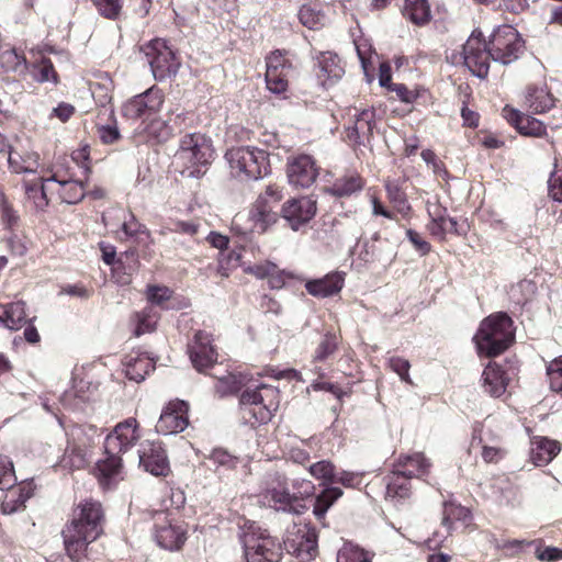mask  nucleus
I'll return each instance as SVG.
<instances>
[{
	"label": "nucleus",
	"instance_id": "1",
	"mask_svg": "<svg viewBox=\"0 0 562 562\" xmlns=\"http://www.w3.org/2000/svg\"><path fill=\"white\" fill-rule=\"evenodd\" d=\"M104 514L97 501H85L74 512V517L63 529L66 557H55L48 562H81L88 546L103 532Z\"/></svg>",
	"mask_w": 562,
	"mask_h": 562
},
{
	"label": "nucleus",
	"instance_id": "2",
	"mask_svg": "<svg viewBox=\"0 0 562 562\" xmlns=\"http://www.w3.org/2000/svg\"><path fill=\"white\" fill-rule=\"evenodd\" d=\"M279 390L272 385L247 387L239 398L241 419L251 427L268 423L279 407Z\"/></svg>",
	"mask_w": 562,
	"mask_h": 562
},
{
	"label": "nucleus",
	"instance_id": "3",
	"mask_svg": "<svg viewBox=\"0 0 562 562\" xmlns=\"http://www.w3.org/2000/svg\"><path fill=\"white\" fill-rule=\"evenodd\" d=\"M480 352L496 357L504 352L514 340L513 321L506 313L486 317L474 337Z\"/></svg>",
	"mask_w": 562,
	"mask_h": 562
},
{
	"label": "nucleus",
	"instance_id": "4",
	"mask_svg": "<svg viewBox=\"0 0 562 562\" xmlns=\"http://www.w3.org/2000/svg\"><path fill=\"white\" fill-rule=\"evenodd\" d=\"M162 103V91L153 86L145 92L126 101L122 108V113L127 120H142L143 122L150 120V124L147 126L148 134L161 140L165 138L161 132L166 126L164 122L155 120L154 116L160 111Z\"/></svg>",
	"mask_w": 562,
	"mask_h": 562
},
{
	"label": "nucleus",
	"instance_id": "5",
	"mask_svg": "<svg viewBox=\"0 0 562 562\" xmlns=\"http://www.w3.org/2000/svg\"><path fill=\"white\" fill-rule=\"evenodd\" d=\"M213 155L214 150L210 138L201 133H189L181 137L175 157L184 167L182 173H187L191 178H199L203 175L201 168L211 162Z\"/></svg>",
	"mask_w": 562,
	"mask_h": 562
},
{
	"label": "nucleus",
	"instance_id": "6",
	"mask_svg": "<svg viewBox=\"0 0 562 562\" xmlns=\"http://www.w3.org/2000/svg\"><path fill=\"white\" fill-rule=\"evenodd\" d=\"M246 562H280L283 547L268 530L251 524L241 535Z\"/></svg>",
	"mask_w": 562,
	"mask_h": 562
},
{
	"label": "nucleus",
	"instance_id": "7",
	"mask_svg": "<svg viewBox=\"0 0 562 562\" xmlns=\"http://www.w3.org/2000/svg\"><path fill=\"white\" fill-rule=\"evenodd\" d=\"M225 157L232 171L243 180H258L270 172L268 154L250 146L233 147Z\"/></svg>",
	"mask_w": 562,
	"mask_h": 562
},
{
	"label": "nucleus",
	"instance_id": "8",
	"mask_svg": "<svg viewBox=\"0 0 562 562\" xmlns=\"http://www.w3.org/2000/svg\"><path fill=\"white\" fill-rule=\"evenodd\" d=\"M449 58L452 64L462 63L473 76L480 79H485L488 76L492 54L488 43L483 38L481 32L473 31L462 45L461 53L452 54Z\"/></svg>",
	"mask_w": 562,
	"mask_h": 562
},
{
	"label": "nucleus",
	"instance_id": "9",
	"mask_svg": "<svg viewBox=\"0 0 562 562\" xmlns=\"http://www.w3.org/2000/svg\"><path fill=\"white\" fill-rule=\"evenodd\" d=\"M492 59L502 65H509L524 53L525 42L512 25H499L488 37Z\"/></svg>",
	"mask_w": 562,
	"mask_h": 562
},
{
	"label": "nucleus",
	"instance_id": "10",
	"mask_svg": "<svg viewBox=\"0 0 562 562\" xmlns=\"http://www.w3.org/2000/svg\"><path fill=\"white\" fill-rule=\"evenodd\" d=\"M144 53L156 80L162 81L177 75L181 64L166 41L161 38L150 41L145 46Z\"/></svg>",
	"mask_w": 562,
	"mask_h": 562
},
{
	"label": "nucleus",
	"instance_id": "11",
	"mask_svg": "<svg viewBox=\"0 0 562 562\" xmlns=\"http://www.w3.org/2000/svg\"><path fill=\"white\" fill-rule=\"evenodd\" d=\"M155 540L157 544L168 551H178L187 540V528L181 521L169 519L166 513H158L155 517Z\"/></svg>",
	"mask_w": 562,
	"mask_h": 562
},
{
	"label": "nucleus",
	"instance_id": "12",
	"mask_svg": "<svg viewBox=\"0 0 562 562\" xmlns=\"http://www.w3.org/2000/svg\"><path fill=\"white\" fill-rule=\"evenodd\" d=\"M140 438L139 424L134 417L119 423L105 437L104 452L122 454L134 447Z\"/></svg>",
	"mask_w": 562,
	"mask_h": 562
},
{
	"label": "nucleus",
	"instance_id": "13",
	"mask_svg": "<svg viewBox=\"0 0 562 562\" xmlns=\"http://www.w3.org/2000/svg\"><path fill=\"white\" fill-rule=\"evenodd\" d=\"M189 404L181 400L170 401L162 409L156 424V431L161 435H175L189 425Z\"/></svg>",
	"mask_w": 562,
	"mask_h": 562
},
{
	"label": "nucleus",
	"instance_id": "14",
	"mask_svg": "<svg viewBox=\"0 0 562 562\" xmlns=\"http://www.w3.org/2000/svg\"><path fill=\"white\" fill-rule=\"evenodd\" d=\"M349 112L350 122L346 126V138L352 145H364L373 136L375 126V110L373 108Z\"/></svg>",
	"mask_w": 562,
	"mask_h": 562
},
{
	"label": "nucleus",
	"instance_id": "15",
	"mask_svg": "<svg viewBox=\"0 0 562 562\" xmlns=\"http://www.w3.org/2000/svg\"><path fill=\"white\" fill-rule=\"evenodd\" d=\"M284 547L289 553L295 557V562H300L302 560H305V562H312L318 552L317 535L314 530L306 527L299 528L296 532L286 538Z\"/></svg>",
	"mask_w": 562,
	"mask_h": 562
},
{
	"label": "nucleus",
	"instance_id": "16",
	"mask_svg": "<svg viewBox=\"0 0 562 562\" xmlns=\"http://www.w3.org/2000/svg\"><path fill=\"white\" fill-rule=\"evenodd\" d=\"M188 350L190 360L199 372L211 368L217 361V351L212 345L211 335L205 331L195 333L193 340L188 345Z\"/></svg>",
	"mask_w": 562,
	"mask_h": 562
},
{
	"label": "nucleus",
	"instance_id": "17",
	"mask_svg": "<svg viewBox=\"0 0 562 562\" xmlns=\"http://www.w3.org/2000/svg\"><path fill=\"white\" fill-rule=\"evenodd\" d=\"M316 200L311 196H302L288 200L282 205V217L293 231L308 223L316 214Z\"/></svg>",
	"mask_w": 562,
	"mask_h": 562
},
{
	"label": "nucleus",
	"instance_id": "18",
	"mask_svg": "<svg viewBox=\"0 0 562 562\" xmlns=\"http://www.w3.org/2000/svg\"><path fill=\"white\" fill-rule=\"evenodd\" d=\"M139 465L153 475H167L169 472V462L165 449L160 442L145 441L140 443Z\"/></svg>",
	"mask_w": 562,
	"mask_h": 562
},
{
	"label": "nucleus",
	"instance_id": "19",
	"mask_svg": "<svg viewBox=\"0 0 562 562\" xmlns=\"http://www.w3.org/2000/svg\"><path fill=\"white\" fill-rule=\"evenodd\" d=\"M318 171L315 166L314 159L308 155H300L290 158L286 165V176L290 184L297 188L311 187L316 178Z\"/></svg>",
	"mask_w": 562,
	"mask_h": 562
},
{
	"label": "nucleus",
	"instance_id": "20",
	"mask_svg": "<svg viewBox=\"0 0 562 562\" xmlns=\"http://www.w3.org/2000/svg\"><path fill=\"white\" fill-rule=\"evenodd\" d=\"M93 473L103 488L114 487L124 479L121 456L104 452V458L95 463Z\"/></svg>",
	"mask_w": 562,
	"mask_h": 562
},
{
	"label": "nucleus",
	"instance_id": "21",
	"mask_svg": "<svg viewBox=\"0 0 562 562\" xmlns=\"http://www.w3.org/2000/svg\"><path fill=\"white\" fill-rule=\"evenodd\" d=\"M503 116L524 136L543 137L547 135L546 125L530 114L521 113L506 105L503 109Z\"/></svg>",
	"mask_w": 562,
	"mask_h": 562
},
{
	"label": "nucleus",
	"instance_id": "22",
	"mask_svg": "<svg viewBox=\"0 0 562 562\" xmlns=\"http://www.w3.org/2000/svg\"><path fill=\"white\" fill-rule=\"evenodd\" d=\"M345 284V272L334 271L323 278L306 281L305 289L315 297L333 296L341 291Z\"/></svg>",
	"mask_w": 562,
	"mask_h": 562
},
{
	"label": "nucleus",
	"instance_id": "23",
	"mask_svg": "<svg viewBox=\"0 0 562 562\" xmlns=\"http://www.w3.org/2000/svg\"><path fill=\"white\" fill-rule=\"evenodd\" d=\"M57 182L59 186L58 194L63 202L68 204H76L85 196V187L81 181L74 180L72 175L59 170L55 171L52 177L46 179V182Z\"/></svg>",
	"mask_w": 562,
	"mask_h": 562
},
{
	"label": "nucleus",
	"instance_id": "24",
	"mask_svg": "<svg viewBox=\"0 0 562 562\" xmlns=\"http://www.w3.org/2000/svg\"><path fill=\"white\" fill-rule=\"evenodd\" d=\"M555 104V98L547 86H529L525 91L524 106L531 114H543Z\"/></svg>",
	"mask_w": 562,
	"mask_h": 562
},
{
	"label": "nucleus",
	"instance_id": "25",
	"mask_svg": "<svg viewBox=\"0 0 562 562\" xmlns=\"http://www.w3.org/2000/svg\"><path fill=\"white\" fill-rule=\"evenodd\" d=\"M318 72L317 78L323 86H331L339 80L345 74L344 67L340 64L338 55L324 52L317 57Z\"/></svg>",
	"mask_w": 562,
	"mask_h": 562
},
{
	"label": "nucleus",
	"instance_id": "26",
	"mask_svg": "<svg viewBox=\"0 0 562 562\" xmlns=\"http://www.w3.org/2000/svg\"><path fill=\"white\" fill-rule=\"evenodd\" d=\"M3 501L1 503V510L3 514H13L25 507V502L32 497L34 486L32 482H23L18 486L5 488Z\"/></svg>",
	"mask_w": 562,
	"mask_h": 562
},
{
	"label": "nucleus",
	"instance_id": "27",
	"mask_svg": "<svg viewBox=\"0 0 562 562\" xmlns=\"http://www.w3.org/2000/svg\"><path fill=\"white\" fill-rule=\"evenodd\" d=\"M124 367L125 376L139 383L155 369V363L146 353L131 352L125 356Z\"/></svg>",
	"mask_w": 562,
	"mask_h": 562
},
{
	"label": "nucleus",
	"instance_id": "28",
	"mask_svg": "<svg viewBox=\"0 0 562 562\" xmlns=\"http://www.w3.org/2000/svg\"><path fill=\"white\" fill-rule=\"evenodd\" d=\"M278 213L273 206L268 203L266 198H258L249 212V218L252 222L251 229L259 234L265 233L271 225L278 221Z\"/></svg>",
	"mask_w": 562,
	"mask_h": 562
},
{
	"label": "nucleus",
	"instance_id": "29",
	"mask_svg": "<svg viewBox=\"0 0 562 562\" xmlns=\"http://www.w3.org/2000/svg\"><path fill=\"white\" fill-rule=\"evenodd\" d=\"M530 446V460L537 467L547 465L561 450L559 441L546 437L532 438Z\"/></svg>",
	"mask_w": 562,
	"mask_h": 562
},
{
	"label": "nucleus",
	"instance_id": "30",
	"mask_svg": "<svg viewBox=\"0 0 562 562\" xmlns=\"http://www.w3.org/2000/svg\"><path fill=\"white\" fill-rule=\"evenodd\" d=\"M265 498L268 499L269 505L277 510L301 514L305 508L301 498L290 494L285 490H269Z\"/></svg>",
	"mask_w": 562,
	"mask_h": 562
},
{
	"label": "nucleus",
	"instance_id": "31",
	"mask_svg": "<svg viewBox=\"0 0 562 562\" xmlns=\"http://www.w3.org/2000/svg\"><path fill=\"white\" fill-rule=\"evenodd\" d=\"M364 182L362 178L356 173H347L337 178L326 191L337 198H349L362 190Z\"/></svg>",
	"mask_w": 562,
	"mask_h": 562
},
{
	"label": "nucleus",
	"instance_id": "32",
	"mask_svg": "<svg viewBox=\"0 0 562 562\" xmlns=\"http://www.w3.org/2000/svg\"><path fill=\"white\" fill-rule=\"evenodd\" d=\"M430 465L423 453H414L401 456L397 460L396 470H400L406 476L420 477L429 472Z\"/></svg>",
	"mask_w": 562,
	"mask_h": 562
},
{
	"label": "nucleus",
	"instance_id": "33",
	"mask_svg": "<svg viewBox=\"0 0 562 562\" xmlns=\"http://www.w3.org/2000/svg\"><path fill=\"white\" fill-rule=\"evenodd\" d=\"M482 379L484 390L491 396L498 397L506 391L507 378L499 366L488 364L483 371Z\"/></svg>",
	"mask_w": 562,
	"mask_h": 562
},
{
	"label": "nucleus",
	"instance_id": "34",
	"mask_svg": "<svg viewBox=\"0 0 562 562\" xmlns=\"http://www.w3.org/2000/svg\"><path fill=\"white\" fill-rule=\"evenodd\" d=\"M0 323L10 330H18L23 327L27 323L25 303L16 301L1 305Z\"/></svg>",
	"mask_w": 562,
	"mask_h": 562
},
{
	"label": "nucleus",
	"instance_id": "35",
	"mask_svg": "<svg viewBox=\"0 0 562 562\" xmlns=\"http://www.w3.org/2000/svg\"><path fill=\"white\" fill-rule=\"evenodd\" d=\"M403 15L416 25H425L431 19L427 0H405Z\"/></svg>",
	"mask_w": 562,
	"mask_h": 562
},
{
	"label": "nucleus",
	"instance_id": "36",
	"mask_svg": "<svg viewBox=\"0 0 562 562\" xmlns=\"http://www.w3.org/2000/svg\"><path fill=\"white\" fill-rule=\"evenodd\" d=\"M341 496L342 491L339 487L329 486L323 490L314 501L313 513L316 519L322 521L325 518L327 510Z\"/></svg>",
	"mask_w": 562,
	"mask_h": 562
},
{
	"label": "nucleus",
	"instance_id": "37",
	"mask_svg": "<svg viewBox=\"0 0 562 562\" xmlns=\"http://www.w3.org/2000/svg\"><path fill=\"white\" fill-rule=\"evenodd\" d=\"M409 479L401 473L400 470H394L386 484V495L390 497L406 498L411 494Z\"/></svg>",
	"mask_w": 562,
	"mask_h": 562
},
{
	"label": "nucleus",
	"instance_id": "38",
	"mask_svg": "<svg viewBox=\"0 0 562 562\" xmlns=\"http://www.w3.org/2000/svg\"><path fill=\"white\" fill-rule=\"evenodd\" d=\"M0 69L4 72H23L26 69V59L13 48H0Z\"/></svg>",
	"mask_w": 562,
	"mask_h": 562
},
{
	"label": "nucleus",
	"instance_id": "39",
	"mask_svg": "<svg viewBox=\"0 0 562 562\" xmlns=\"http://www.w3.org/2000/svg\"><path fill=\"white\" fill-rule=\"evenodd\" d=\"M31 75L37 82H58V76L49 58L42 57L41 60L32 65Z\"/></svg>",
	"mask_w": 562,
	"mask_h": 562
},
{
	"label": "nucleus",
	"instance_id": "40",
	"mask_svg": "<svg viewBox=\"0 0 562 562\" xmlns=\"http://www.w3.org/2000/svg\"><path fill=\"white\" fill-rule=\"evenodd\" d=\"M5 155H8L9 167L15 173L33 172L36 168V159L33 155L24 157L11 147Z\"/></svg>",
	"mask_w": 562,
	"mask_h": 562
},
{
	"label": "nucleus",
	"instance_id": "41",
	"mask_svg": "<svg viewBox=\"0 0 562 562\" xmlns=\"http://www.w3.org/2000/svg\"><path fill=\"white\" fill-rule=\"evenodd\" d=\"M337 348L338 337L335 334L327 331L314 351L313 362L316 363L328 360L336 352Z\"/></svg>",
	"mask_w": 562,
	"mask_h": 562
},
{
	"label": "nucleus",
	"instance_id": "42",
	"mask_svg": "<svg viewBox=\"0 0 562 562\" xmlns=\"http://www.w3.org/2000/svg\"><path fill=\"white\" fill-rule=\"evenodd\" d=\"M385 189L390 202L396 207V210L403 214H407L411 210V205L407 201L406 193L401 186L395 181H386Z\"/></svg>",
	"mask_w": 562,
	"mask_h": 562
},
{
	"label": "nucleus",
	"instance_id": "43",
	"mask_svg": "<svg viewBox=\"0 0 562 562\" xmlns=\"http://www.w3.org/2000/svg\"><path fill=\"white\" fill-rule=\"evenodd\" d=\"M308 472L316 480L323 481L324 484L336 483L335 465L327 460H322L310 465Z\"/></svg>",
	"mask_w": 562,
	"mask_h": 562
},
{
	"label": "nucleus",
	"instance_id": "44",
	"mask_svg": "<svg viewBox=\"0 0 562 562\" xmlns=\"http://www.w3.org/2000/svg\"><path fill=\"white\" fill-rule=\"evenodd\" d=\"M337 562H371L369 552L347 542L337 553Z\"/></svg>",
	"mask_w": 562,
	"mask_h": 562
},
{
	"label": "nucleus",
	"instance_id": "45",
	"mask_svg": "<svg viewBox=\"0 0 562 562\" xmlns=\"http://www.w3.org/2000/svg\"><path fill=\"white\" fill-rule=\"evenodd\" d=\"M469 515V512L465 507L461 505H457L451 502L443 503V513L441 524L448 530L452 529L453 522L456 520L465 519Z\"/></svg>",
	"mask_w": 562,
	"mask_h": 562
},
{
	"label": "nucleus",
	"instance_id": "46",
	"mask_svg": "<svg viewBox=\"0 0 562 562\" xmlns=\"http://www.w3.org/2000/svg\"><path fill=\"white\" fill-rule=\"evenodd\" d=\"M209 461L212 462L215 470H218L220 468L232 470L236 468L238 458L222 448H216L210 453Z\"/></svg>",
	"mask_w": 562,
	"mask_h": 562
},
{
	"label": "nucleus",
	"instance_id": "47",
	"mask_svg": "<svg viewBox=\"0 0 562 562\" xmlns=\"http://www.w3.org/2000/svg\"><path fill=\"white\" fill-rule=\"evenodd\" d=\"M290 71H266L267 88L276 94H281L288 89V75Z\"/></svg>",
	"mask_w": 562,
	"mask_h": 562
},
{
	"label": "nucleus",
	"instance_id": "48",
	"mask_svg": "<svg viewBox=\"0 0 562 562\" xmlns=\"http://www.w3.org/2000/svg\"><path fill=\"white\" fill-rule=\"evenodd\" d=\"M46 179L41 186L30 184L25 186V193L30 200L34 202V205L37 210L43 211L48 205V200L46 196L47 190Z\"/></svg>",
	"mask_w": 562,
	"mask_h": 562
},
{
	"label": "nucleus",
	"instance_id": "49",
	"mask_svg": "<svg viewBox=\"0 0 562 562\" xmlns=\"http://www.w3.org/2000/svg\"><path fill=\"white\" fill-rule=\"evenodd\" d=\"M243 381L235 374L228 373L218 378L215 390L221 396L236 393L240 390Z\"/></svg>",
	"mask_w": 562,
	"mask_h": 562
},
{
	"label": "nucleus",
	"instance_id": "50",
	"mask_svg": "<svg viewBox=\"0 0 562 562\" xmlns=\"http://www.w3.org/2000/svg\"><path fill=\"white\" fill-rule=\"evenodd\" d=\"M547 375L550 389L554 392H562V356L555 358L548 364Z\"/></svg>",
	"mask_w": 562,
	"mask_h": 562
},
{
	"label": "nucleus",
	"instance_id": "51",
	"mask_svg": "<svg viewBox=\"0 0 562 562\" xmlns=\"http://www.w3.org/2000/svg\"><path fill=\"white\" fill-rule=\"evenodd\" d=\"M172 290L164 285H148L146 296L153 305L162 306L172 296Z\"/></svg>",
	"mask_w": 562,
	"mask_h": 562
},
{
	"label": "nucleus",
	"instance_id": "52",
	"mask_svg": "<svg viewBox=\"0 0 562 562\" xmlns=\"http://www.w3.org/2000/svg\"><path fill=\"white\" fill-rule=\"evenodd\" d=\"M99 13L109 19L116 20L122 10L121 0H92Z\"/></svg>",
	"mask_w": 562,
	"mask_h": 562
},
{
	"label": "nucleus",
	"instance_id": "53",
	"mask_svg": "<svg viewBox=\"0 0 562 562\" xmlns=\"http://www.w3.org/2000/svg\"><path fill=\"white\" fill-rule=\"evenodd\" d=\"M482 443V458L486 463H496L502 460L506 451L496 445H491L487 440L480 438Z\"/></svg>",
	"mask_w": 562,
	"mask_h": 562
},
{
	"label": "nucleus",
	"instance_id": "54",
	"mask_svg": "<svg viewBox=\"0 0 562 562\" xmlns=\"http://www.w3.org/2000/svg\"><path fill=\"white\" fill-rule=\"evenodd\" d=\"M16 477L11 461L0 459V490H5L15 485Z\"/></svg>",
	"mask_w": 562,
	"mask_h": 562
},
{
	"label": "nucleus",
	"instance_id": "55",
	"mask_svg": "<svg viewBox=\"0 0 562 562\" xmlns=\"http://www.w3.org/2000/svg\"><path fill=\"white\" fill-rule=\"evenodd\" d=\"M172 227H170V231L173 233H179L183 235H188L191 237H195L199 235L201 229V223L196 220L191 221H173L171 223Z\"/></svg>",
	"mask_w": 562,
	"mask_h": 562
},
{
	"label": "nucleus",
	"instance_id": "56",
	"mask_svg": "<svg viewBox=\"0 0 562 562\" xmlns=\"http://www.w3.org/2000/svg\"><path fill=\"white\" fill-rule=\"evenodd\" d=\"M128 218L124 216V221L122 223V231L127 237H134L138 233L145 234L146 238H149L148 228L138 223L133 213L127 214Z\"/></svg>",
	"mask_w": 562,
	"mask_h": 562
},
{
	"label": "nucleus",
	"instance_id": "57",
	"mask_svg": "<svg viewBox=\"0 0 562 562\" xmlns=\"http://www.w3.org/2000/svg\"><path fill=\"white\" fill-rule=\"evenodd\" d=\"M0 207H1V218L2 223L7 228H12L18 224L19 215L9 204L7 198L3 193L0 194Z\"/></svg>",
	"mask_w": 562,
	"mask_h": 562
},
{
	"label": "nucleus",
	"instance_id": "58",
	"mask_svg": "<svg viewBox=\"0 0 562 562\" xmlns=\"http://www.w3.org/2000/svg\"><path fill=\"white\" fill-rule=\"evenodd\" d=\"M429 216L431 217L430 223L428 224V229L434 236L443 238L448 233V227L446 226V210L443 213L432 214L431 211H428Z\"/></svg>",
	"mask_w": 562,
	"mask_h": 562
},
{
	"label": "nucleus",
	"instance_id": "59",
	"mask_svg": "<svg viewBox=\"0 0 562 562\" xmlns=\"http://www.w3.org/2000/svg\"><path fill=\"white\" fill-rule=\"evenodd\" d=\"M549 195L558 202H562V170L551 172L548 180Z\"/></svg>",
	"mask_w": 562,
	"mask_h": 562
},
{
	"label": "nucleus",
	"instance_id": "60",
	"mask_svg": "<svg viewBox=\"0 0 562 562\" xmlns=\"http://www.w3.org/2000/svg\"><path fill=\"white\" fill-rule=\"evenodd\" d=\"M390 368L398 374L402 381H405L407 383H412L409 378V368L411 364L408 360L400 358V357H392L389 360Z\"/></svg>",
	"mask_w": 562,
	"mask_h": 562
},
{
	"label": "nucleus",
	"instance_id": "61",
	"mask_svg": "<svg viewBox=\"0 0 562 562\" xmlns=\"http://www.w3.org/2000/svg\"><path fill=\"white\" fill-rule=\"evenodd\" d=\"M406 237L411 241L415 250L418 251L422 256H425L430 252L431 245L427 240H425L416 231L412 228L406 229Z\"/></svg>",
	"mask_w": 562,
	"mask_h": 562
},
{
	"label": "nucleus",
	"instance_id": "62",
	"mask_svg": "<svg viewBox=\"0 0 562 562\" xmlns=\"http://www.w3.org/2000/svg\"><path fill=\"white\" fill-rule=\"evenodd\" d=\"M291 71V65L288 63V60L283 57V55L277 50L273 52L268 58H267V70L266 71Z\"/></svg>",
	"mask_w": 562,
	"mask_h": 562
},
{
	"label": "nucleus",
	"instance_id": "63",
	"mask_svg": "<svg viewBox=\"0 0 562 562\" xmlns=\"http://www.w3.org/2000/svg\"><path fill=\"white\" fill-rule=\"evenodd\" d=\"M98 136L104 144H113L120 138L119 128L115 125H101L98 127Z\"/></svg>",
	"mask_w": 562,
	"mask_h": 562
},
{
	"label": "nucleus",
	"instance_id": "64",
	"mask_svg": "<svg viewBox=\"0 0 562 562\" xmlns=\"http://www.w3.org/2000/svg\"><path fill=\"white\" fill-rule=\"evenodd\" d=\"M536 557L540 561L555 562L562 559V550L555 547H547L546 549H537Z\"/></svg>",
	"mask_w": 562,
	"mask_h": 562
}]
</instances>
